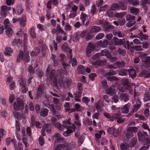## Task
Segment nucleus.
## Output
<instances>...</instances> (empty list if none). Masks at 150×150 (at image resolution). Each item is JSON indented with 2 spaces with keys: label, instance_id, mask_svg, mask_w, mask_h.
Masks as SVG:
<instances>
[{
  "label": "nucleus",
  "instance_id": "5fc2aeb1",
  "mask_svg": "<svg viewBox=\"0 0 150 150\" xmlns=\"http://www.w3.org/2000/svg\"><path fill=\"white\" fill-rule=\"evenodd\" d=\"M137 141V138L134 137L132 139L130 142V145L132 147H133L136 144Z\"/></svg>",
  "mask_w": 150,
  "mask_h": 150
},
{
  "label": "nucleus",
  "instance_id": "774afa93",
  "mask_svg": "<svg viewBox=\"0 0 150 150\" xmlns=\"http://www.w3.org/2000/svg\"><path fill=\"white\" fill-rule=\"evenodd\" d=\"M38 141L41 146H42L44 144L45 142L42 137H40L38 139Z\"/></svg>",
  "mask_w": 150,
  "mask_h": 150
},
{
  "label": "nucleus",
  "instance_id": "bf43d9fd",
  "mask_svg": "<svg viewBox=\"0 0 150 150\" xmlns=\"http://www.w3.org/2000/svg\"><path fill=\"white\" fill-rule=\"evenodd\" d=\"M106 60L105 59H103V60H100L98 61L97 63L100 66H103L106 64Z\"/></svg>",
  "mask_w": 150,
  "mask_h": 150
},
{
  "label": "nucleus",
  "instance_id": "5701e85b",
  "mask_svg": "<svg viewBox=\"0 0 150 150\" xmlns=\"http://www.w3.org/2000/svg\"><path fill=\"white\" fill-rule=\"evenodd\" d=\"M88 17V16L85 13L82 12L81 13L80 19L82 23L84 25L86 19Z\"/></svg>",
  "mask_w": 150,
  "mask_h": 150
},
{
  "label": "nucleus",
  "instance_id": "58836bf2",
  "mask_svg": "<svg viewBox=\"0 0 150 150\" xmlns=\"http://www.w3.org/2000/svg\"><path fill=\"white\" fill-rule=\"evenodd\" d=\"M89 34L86 32H83L81 34V36L82 37H83L85 35V38L86 39H89L91 38V37L89 35Z\"/></svg>",
  "mask_w": 150,
  "mask_h": 150
},
{
  "label": "nucleus",
  "instance_id": "6ab92c4d",
  "mask_svg": "<svg viewBox=\"0 0 150 150\" xmlns=\"http://www.w3.org/2000/svg\"><path fill=\"white\" fill-rule=\"evenodd\" d=\"M120 10H125L127 9V5L124 2H119L118 3Z\"/></svg>",
  "mask_w": 150,
  "mask_h": 150
},
{
  "label": "nucleus",
  "instance_id": "37998d69",
  "mask_svg": "<svg viewBox=\"0 0 150 150\" xmlns=\"http://www.w3.org/2000/svg\"><path fill=\"white\" fill-rule=\"evenodd\" d=\"M13 113L14 116L18 120H20L21 119V113L16 111H14Z\"/></svg>",
  "mask_w": 150,
  "mask_h": 150
},
{
  "label": "nucleus",
  "instance_id": "7ed1b4c3",
  "mask_svg": "<svg viewBox=\"0 0 150 150\" xmlns=\"http://www.w3.org/2000/svg\"><path fill=\"white\" fill-rule=\"evenodd\" d=\"M138 136L139 140L144 144L146 143L150 144V140L147 139V135L146 132H139L138 133Z\"/></svg>",
  "mask_w": 150,
  "mask_h": 150
},
{
  "label": "nucleus",
  "instance_id": "3c124183",
  "mask_svg": "<svg viewBox=\"0 0 150 150\" xmlns=\"http://www.w3.org/2000/svg\"><path fill=\"white\" fill-rule=\"evenodd\" d=\"M21 42L20 39H13L12 41V43L13 45H15V44L17 43V44H20Z\"/></svg>",
  "mask_w": 150,
  "mask_h": 150
},
{
  "label": "nucleus",
  "instance_id": "6e6d98bb",
  "mask_svg": "<svg viewBox=\"0 0 150 150\" xmlns=\"http://www.w3.org/2000/svg\"><path fill=\"white\" fill-rule=\"evenodd\" d=\"M118 52L120 55L122 56L125 55L126 52L125 51L124 49L119 48L118 50Z\"/></svg>",
  "mask_w": 150,
  "mask_h": 150
},
{
  "label": "nucleus",
  "instance_id": "a19ab883",
  "mask_svg": "<svg viewBox=\"0 0 150 150\" xmlns=\"http://www.w3.org/2000/svg\"><path fill=\"white\" fill-rule=\"evenodd\" d=\"M104 115L108 119L111 121L113 120V118L112 116L110 115L107 112H104L103 113Z\"/></svg>",
  "mask_w": 150,
  "mask_h": 150
},
{
  "label": "nucleus",
  "instance_id": "c03bdc74",
  "mask_svg": "<svg viewBox=\"0 0 150 150\" xmlns=\"http://www.w3.org/2000/svg\"><path fill=\"white\" fill-rule=\"evenodd\" d=\"M62 50L63 51L67 52H69V51L70 50H69L67 44L65 43L63 44L62 47ZM69 54V53H68Z\"/></svg>",
  "mask_w": 150,
  "mask_h": 150
},
{
  "label": "nucleus",
  "instance_id": "f257e3e1",
  "mask_svg": "<svg viewBox=\"0 0 150 150\" xmlns=\"http://www.w3.org/2000/svg\"><path fill=\"white\" fill-rule=\"evenodd\" d=\"M50 70V68L49 67H48L47 69H46V75L47 77V81L49 83H50L53 80V85L55 87H56L57 86V81H58V84L60 87L62 86V80L61 82L59 81V78L60 79L62 78V74L63 73V72H61L60 76L57 75V74L55 75V71L54 70H52L50 71V72L49 75V72ZM63 72L65 73H66V72L65 71H63Z\"/></svg>",
  "mask_w": 150,
  "mask_h": 150
},
{
  "label": "nucleus",
  "instance_id": "4d7b16f0",
  "mask_svg": "<svg viewBox=\"0 0 150 150\" xmlns=\"http://www.w3.org/2000/svg\"><path fill=\"white\" fill-rule=\"evenodd\" d=\"M78 71L79 73H82L85 71V68L82 65H81L78 67Z\"/></svg>",
  "mask_w": 150,
  "mask_h": 150
},
{
  "label": "nucleus",
  "instance_id": "72a5a7b5",
  "mask_svg": "<svg viewBox=\"0 0 150 150\" xmlns=\"http://www.w3.org/2000/svg\"><path fill=\"white\" fill-rule=\"evenodd\" d=\"M5 32L6 35L9 37L11 36L12 35L13 33V31L11 28H8L6 30Z\"/></svg>",
  "mask_w": 150,
  "mask_h": 150
},
{
  "label": "nucleus",
  "instance_id": "2f4dec72",
  "mask_svg": "<svg viewBox=\"0 0 150 150\" xmlns=\"http://www.w3.org/2000/svg\"><path fill=\"white\" fill-rule=\"evenodd\" d=\"M111 9L113 11L120 10V7L119 6L118 4L117 3H113L111 6Z\"/></svg>",
  "mask_w": 150,
  "mask_h": 150
},
{
  "label": "nucleus",
  "instance_id": "bb28decb",
  "mask_svg": "<svg viewBox=\"0 0 150 150\" xmlns=\"http://www.w3.org/2000/svg\"><path fill=\"white\" fill-rule=\"evenodd\" d=\"M116 40H115V43L117 45H125V41L124 39L118 40L117 38H116Z\"/></svg>",
  "mask_w": 150,
  "mask_h": 150
},
{
  "label": "nucleus",
  "instance_id": "ea45409f",
  "mask_svg": "<svg viewBox=\"0 0 150 150\" xmlns=\"http://www.w3.org/2000/svg\"><path fill=\"white\" fill-rule=\"evenodd\" d=\"M43 91V87L42 86H40L38 88L37 93L39 96L42 93Z\"/></svg>",
  "mask_w": 150,
  "mask_h": 150
},
{
  "label": "nucleus",
  "instance_id": "680f3d73",
  "mask_svg": "<svg viewBox=\"0 0 150 150\" xmlns=\"http://www.w3.org/2000/svg\"><path fill=\"white\" fill-rule=\"evenodd\" d=\"M111 9L107 11V13L109 17H111L113 16L114 12Z\"/></svg>",
  "mask_w": 150,
  "mask_h": 150
},
{
  "label": "nucleus",
  "instance_id": "b1692460",
  "mask_svg": "<svg viewBox=\"0 0 150 150\" xmlns=\"http://www.w3.org/2000/svg\"><path fill=\"white\" fill-rule=\"evenodd\" d=\"M100 23L101 24H103V26L106 31H107L110 28V25L108 22H103L102 21H100Z\"/></svg>",
  "mask_w": 150,
  "mask_h": 150
},
{
  "label": "nucleus",
  "instance_id": "4be33fe9",
  "mask_svg": "<svg viewBox=\"0 0 150 150\" xmlns=\"http://www.w3.org/2000/svg\"><path fill=\"white\" fill-rule=\"evenodd\" d=\"M81 91H79L74 94V99L76 101L80 102L81 101V100L79 98L81 97Z\"/></svg>",
  "mask_w": 150,
  "mask_h": 150
},
{
  "label": "nucleus",
  "instance_id": "f8f14e48",
  "mask_svg": "<svg viewBox=\"0 0 150 150\" xmlns=\"http://www.w3.org/2000/svg\"><path fill=\"white\" fill-rule=\"evenodd\" d=\"M71 124L70 119H68L67 121H64L63 122L62 127L65 128L66 129L71 128L72 129L74 130L75 125L73 124L71 126Z\"/></svg>",
  "mask_w": 150,
  "mask_h": 150
},
{
  "label": "nucleus",
  "instance_id": "20e7f679",
  "mask_svg": "<svg viewBox=\"0 0 150 150\" xmlns=\"http://www.w3.org/2000/svg\"><path fill=\"white\" fill-rule=\"evenodd\" d=\"M24 60L26 62H28L30 60L29 52H27L25 55H24L22 51H20L17 58L16 61L18 63H20L21 60Z\"/></svg>",
  "mask_w": 150,
  "mask_h": 150
},
{
  "label": "nucleus",
  "instance_id": "09e8293b",
  "mask_svg": "<svg viewBox=\"0 0 150 150\" xmlns=\"http://www.w3.org/2000/svg\"><path fill=\"white\" fill-rule=\"evenodd\" d=\"M10 23L9 21V20L8 18L6 19L4 21V25L5 28H7L10 25Z\"/></svg>",
  "mask_w": 150,
  "mask_h": 150
},
{
  "label": "nucleus",
  "instance_id": "052dcab7",
  "mask_svg": "<svg viewBox=\"0 0 150 150\" xmlns=\"http://www.w3.org/2000/svg\"><path fill=\"white\" fill-rule=\"evenodd\" d=\"M127 70H122L119 72L118 74L122 76H125L127 75Z\"/></svg>",
  "mask_w": 150,
  "mask_h": 150
},
{
  "label": "nucleus",
  "instance_id": "de8ad7c7",
  "mask_svg": "<svg viewBox=\"0 0 150 150\" xmlns=\"http://www.w3.org/2000/svg\"><path fill=\"white\" fill-rule=\"evenodd\" d=\"M66 131L63 132V135L65 137H67L69 136L70 133H71L72 130L70 129H67Z\"/></svg>",
  "mask_w": 150,
  "mask_h": 150
},
{
  "label": "nucleus",
  "instance_id": "7c9ffc66",
  "mask_svg": "<svg viewBox=\"0 0 150 150\" xmlns=\"http://www.w3.org/2000/svg\"><path fill=\"white\" fill-rule=\"evenodd\" d=\"M121 100L125 101H127L128 100V97L127 95L125 93H122L121 94L120 97Z\"/></svg>",
  "mask_w": 150,
  "mask_h": 150
},
{
  "label": "nucleus",
  "instance_id": "e433bc0d",
  "mask_svg": "<svg viewBox=\"0 0 150 150\" xmlns=\"http://www.w3.org/2000/svg\"><path fill=\"white\" fill-rule=\"evenodd\" d=\"M40 52V50L38 48H37L35 51H33L30 53L31 57H35Z\"/></svg>",
  "mask_w": 150,
  "mask_h": 150
},
{
  "label": "nucleus",
  "instance_id": "a211bd4d",
  "mask_svg": "<svg viewBox=\"0 0 150 150\" xmlns=\"http://www.w3.org/2000/svg\"><path fill=\"white\" fill-rule=\"evenodd\" d=\"M101 55L105 56L107 58H110L111 55L109 51L106 49L102 50L101 52Z\"/></svg>",
  "mask_w": 150,
  "mask_h": 150
},
{
  "label": "nucleus",
  "instance_id": "c756f323",
  "mask_svg": "<svg viewBox=\"0 0 150 150\" xmlns=\"http://www.w3.org/2000/svg\"><path fill=\"white\" fill-rule=\"evenodd\" d=\"M130 11L131 13L136 15L138 13L139 10L134 7H130Z\"/></svg>",
  "mask_w": 150,
  "mask_h": 150
},
{
  "label": "nucleus",
  "instance_id": "aec40b11",
  "mask_svg": "<svg viewBox=\"0 0 150 150\" xmlns=\"http://www.w3.org/2000/svg\"><path fill=\"white\" fill-rule=\"evenodd\" d=\"M130 104L128 103L125 104L122 110V112L124 113H127L129 112V108L130 107Z\"/></svg>",
  "mask_w": 150,
  "mask_h": 150
},
{
  "label": "nucleus",
  "instance_id": "69168bd1",
  "mask_svg": "<svg viewBox=\"0 0 150 150\" xmlns=\"http://www.w3.org/2000/svg\"><path fill=\"white\" fill-rule=\"evenodd\" d=\"M126 14V12H122L120 13H117L115 14V16L119 18H121L123 16Z\"/></svg>",
  "mask_w": 150,
  "mask_h": 150
},
{
  "label": "nucleus",
  "instance_id": "a878e982",
  "mask_svg": "<svg viewBox=\"0 0 150 150\" xmlns=\"http://www.w3.org/2000/svg\"><path fill=\"white\" fill-rule=\"evenodd\" d=\"M127 90H129V93L132 95L134 94V102H135V99H137V98H138L137 96V95L136 93V92L135 91V89H134V91L133 92V90L131 89H130V87L129 88V89H127Z\"/></svg>",
  "mask_w": 150,
  "mask_h": 150
},
{
  "label": "nucleus",
  "instance_id": "0eeeda50",
  "mask_svg": "<svg viewBox=\"0 0 150 150\" xmlns=\"http://www.w3.org/2000/svg\"><path fill=\"white\" fill-rule=\"evenodd\" d=\"M126 19L127 21H129L127 24V26L128 27H131L136 23L135 21V16L132 15H128L126 16Z\"/></svg>",
  "mask_w": 150,
  "mask_h": 150
},
{
  "label": "nucleus",
  "instance_id": "1a4fd4ad",
  "mask_svg": "<svg viewBox=\"0 0 150 150\" xmlns=\"http://www.w3.org/2000/svg\"><path fill=\"white\" fill-rule=\"evenodd\" d=\"M72 50H70L69 51V54H68V57L69 59V62L71 63L72 66L74 67L76 65L77 61L76 58L74 57L72 58V54H71Z\"/></svg>",
  "mask_w": 150,
  "mask_h": 150
},
{
  "label": "nucleus",
  "instance_id": "39448f33",
  "mask_svg": "<svg viewBox=\"0 0 150 150\" xmlns=\"http://www.w3.org/2000/svg\"><path fill=\"white\" fill-rule=\"evenodd\" d=\"M70 144L66 143L64 144L55 145L54 147V150H71Z\"/></svg>",
  "mask_w": 150,
  "mask_h": 150
},
{
  "label": "nucleus",
  "instance_id": "c9c22d12",
  "mask_svg": "<svg viewBox=\"0 0 150 150\" xmlns=\"http://www.w3.org/2000/svg\"><path fill=\"white\" fill-rule=\"evenodd\" d=\"M21 27H24L26 24V17L24 16L21 18Z\"/></svg>",
  "mask_w": 150,
  "mask_h": 150
},
{
  "label": "nucleus",
  "instance_id": "8fccbe9b",
  "mask_svg": "<svg viewBox=\"0 0 150 150\" xmlns=\"http://www.w3.org/2000/svg\"><path fill=\"white\" fill-rule=\"evenodd\" d=\"M54 125L55 127L58 128L60 130L62 131L64 130L63 128L62 125L59 122H57Z\"/></svg>",
  "mask_w": 150,
  "mask_h": 150
},
{
  "label": "nucleus",
  "instance_id": "0e129e2a",
  "mask_svg": "<svg viewBox=\"0 0 150 150\" xmlns=\"http://www.w3.org/2000/svg\"><path fill=\"white\" fill-rule=\"evenodd\" d=\"M120 147L122 149L126 150L128 147V145L126 143H123L121 144Z\"/></svg>",
  "mask_w": 150,
  "mask_h": 150
},
{
  "label": "nucleus",
  "instance_id": "13d9d810",
  "mask_svg": "<svg viewBox=\"0 0 150 150\" xmlns=\"http://www.w3.org/2000/svg\"><path fill=\"white\" fill-rule=\"evenodd\" d=\"M48 124H45L42 129V130L45 131L47 132H50L51 131L48 127Z\"/></svg>",
  "mask_w": 150,
  "mask_h": 150
},
{
  "label": "nucleus",
  "instance_id": "4c0bfd02",
  "mask_svg": "<svg viewBox=\"0 0 150 150\" xmlns=\"http://www.w3.org/2000/svg\"><path fill=\"white\" fill-rule=\"evenodd\" d=\"M48 110L46 108H44L42 109L40 113L41 115L43 116H46L48 112Z\"/></svg>",
  "mask_w": 150,
  "mask_h": 150
},
{
  "label": "nucleus",
  "instance_id": "338daca9",
  "mask_svg": "<svg viewBox=\"0 0 150 150\" xmlns=\"http://www.w3.org/2000/svg\"><path fill=\"white\" fill-rule=\"evenodd\" d=\"M69 103H66L64 105L65 108V110L67 112H69L70 110V108H69Z\"/></svg>",
  "mask_w": 150,
  "mask_h": 150
},
{
  "label": "nucleus",
  "instance_id": "9d476101",
  "mask_svg": "<svg viewBox=\"0 0 150 150\" xmlns=\"http://www.w3.org/2000/svg\"><path fill=\"white\" fill-rule=\"evenodd\" d=\"M125 65L124 61H122L117 62L113 65H110L108 66V68L116 69L120 67H123Z\"/></svg>",
  "mask_w": 150,
  "mask_h": 150
},
{
  "label": "nucleus",
  "instance_id": "49530a36",
  "mask_svg": "<svg viewBox=\"0 0 150 150\" xmlns=\"http://www.w3.org/2000/svg\"><path fill=\"white\" fill-rule=\"evenodd\" d=\"M101 55L100 53H97L95 54L93 57V60L95 61L98 62V60L100 58V57Z\"/></svg>",
  "mask_w": 150,
  "mask_h": 150
},
{
  "label": "nucleus",
  "instance_id": "a18cd8bd",
  "mask_svg": "<svg viewBox=\"0 0 150 150\" xmlns=\"http://www.w3.org/2000/svg\"><path fill=\"white\" fill-rule=\"evenodd\" d=\"M76 16V12L71 11H70V13L69 15V18H74Z\"/></svg>",
  "mask_w": 150,
  "mask_h": 150
},
{
  "label": "nucleus",
  "instance_id": "dca6fc26",
  "mask_svg": "<svg viewBox=\"0 0 150 150\" xmlns=\"http://www.w3.org/2000/svg\"><path fill=\"white\" fill-rule=\"evenodd\" d=\"M53 139L55 140V143H58L61 142H64V139L61 137L60 134L57 133L52 137Z\"/></svg>",
  "mask_w": 150,
  "mask_h": 150
},
{
  "label": "nucleus",
  "instance_id": "603ef678",
  "mask_svg": "<svg viewBox=\"0 0 150 150\" xmlns=\"http://www.w3.org/2000/svg\"><path fill=\"white\" fill-rule=\"evenodd\" d=\"M17 13L18 15H20L23 11V9L21 6H19L17 7Z\"/></svg>",
  "mask_w": 150,
  "mask_h": 150
},
{
  "label": "nucleus",
  "instance_id": "9b49d317",
  "mask_svg": "<svg viewBox=\"0 0 150 150\" xmlns=\"http://www.w3.org/2000/svg\"><path fill=\"white\" fill-rule=\"evenodd\" d=\"M95 48V45L93 44L90 43L88 44L86 50V56L87 57H91V51H94Z\"/></svg>",
  "mask_w": 150,
  "mask_h": 150
},
{
  "label": "nucleus",
  "instance_id": "ddd939ff",
  "mask_svg": "<svg viewBox=\"0 0 150 150\" xmlns=\"http://www.w3.org/2000/svg\"><path fill=\"white\" fill-rule=\"evenodd\" d=\"M132 103H136L134 105V108L132 111V113H134L137 112L139 108L141 105V102L138 98H137V99H135V102H134V100L132 101Z\"/></svg>",
  "mask_w": 150,
  "mask_h": 150
},
{
  "label": "nucleus",
  "instance_id": "f03ea898",
  "mask_svg": "<svg viewBox=\"0 0 150 150\" xmlns=\"http://www.w3.org/2000/svg\"><path fill=\"white\" fill-rule=\"evenodd\" d=\"M121 84H119L117 86L118 89L120 91L124 92L126 89H129L130 86L129 80L126 78L121 80Z\"/></svg>",
  "mask_w": 150,
  "mask_h": 150
},
{
  "label": "nucleus",
  "instance_id": "473e14b6",
  "mask_svg": "<svg viewBox=\"0 0 150 150\" xmlns=\"http://www.w3.org/2000/svg\"><path fill=\"white\" fill-rule=\"evenodd\" d=\"M115 90L114 86L110 87L106 90V93L108 94H113L115 93Z\"/></svg>",
  "mask_w": 150,
  "mask_h": 150
},
{
  "label": "nucleus",
  "instance_id": "423d86ee",
  "mask_svg": "<svg viewBox=\"0 0 150 150\" xmlns=\"http://www.w3.org/2000/svg\"><path fill=\"white\" fill-rule=\"evenodd\" d=\"M24 108L23 101L20 99H18L17 102H15L13 104V108L15 110H22Z\"/></svg>",
  "mask_w": 150,
  "mask_h": 150
},
{
  "label": "nucleus",
  "instance_id": "4468645a",
  "mask_svg": "<svg viewBox=\"0 0 150 150\" xmlns=\"http://www.w3.org/2000/svg\"><path fill=\"white\" fill-rule=\"evenodd\" d=\"M140 57L143 62L146 64H150V57L147 56L145 54H143L140 55Z\"/></svg>",
  "mask_w": 150,
  "mask_h": 150
},
{
  "label": "nucleus",
  "instance_id": "864d4df0",
  "mask_svg": "<svg viewBox=\"0 0 150 150\" xmlns=\"http://www.w3.org/2000/svg\"><path fill=\"white\" fill-rule=\"evenodd\" d=\"M142 126L144 129L148 130L149 134L150 135V130L149 129V128L148 127L147 124L146 123L144 122L142 124Z\"/></svg>",
  "mask_w": 150,
  "mask_h": 150
},
{
  "label": "nucleus",
  "instance_id": "393cba45",
  "mask_svg": "<svg viewBox=\"0 0 150 150\" xmlns=\"http://www.w3.org/2000/svg\"><path fill=\"white\" fill-rule=\"evenodd\" d=\"M129 74L130 76L133 79H134L136 76V71L133 69H131L129 71Z\"/></svg>",
  "mask_w": 150,
  "mask_h": 150
},
{
  "label": "nucleus",
  "instance_id": "cd10ccee",
  "mask_svg": "<svg viewBox=\"0 0 150 150\" xmlns=\"http://www.w3.org/2000/svg\"><path fill=\"white\" fill-rule=\"evenodd\" d=\"M59 102V100L58 99L55 98H53V103L56 104H57L56 106V108L59 111L60 110H61V108L60 105H57Z\"/></svg>",
  "mask_w": 150,
  "mask_h": 150
},
{
  "label": "nucleus",
  "instance_id": "f704fd0d",
  "mask_svg": "<svg viewBox=\"0 0 150 150\" xmlns=\"http://www.w3.org/2000/svg\"><path fill=\"white\" fill-rule=\"evenodd\" d=\"M13 52V50L11 48L7 47L5 49L4 54L6 55H9Z\"/></svg>",
  "mask_w": 150,
  "mask_h": 150
},
{
  "label": "nucleus",
  "instance_id": "6e6552de",
  "mask_svg": "<svg viewBox=\"0 0 150 150\" xmlns=\"http://www.w3.org/2000/svg\"><path fill=\"white\" fill-rule=\"evenodd\" d=\"M127 131L126 136L127 138H130L133 136V132L137 131V128L135 127H129L127 128Z\"/></svg>",
  "mask_w": 150,
  "mask_h": 150
},
{
  "label": "nucleus",
  "instance_id": "412c9836",
  "mask_svg": "<svg viewBox=\"0 0 150 150\" xmlns=\"http://www.w3.org/2000/svg\"><path fill=\"white\" fill-rule=\"evenodd\" d=\"M98 46L103 47H105L108 44V41L107 40H105L103 41L100 40L97 43Z\"/></svg>",
  "mask_w": 150,
  "mask_h": 150
},
{
  "label": "nucleus",
  "instance_id": "2eb2a0df",
  "mask_svg": "<svg viewBox=\"0 0 150 150\" xmlns=\"http://www.w3.org/2000/svg\"><path fill=\"white\" fill-rule=\"evenodd\" d=\"M35 120L34 117L32 116L31 118L30 126L33 127L35 124V126L37 128H41L42 126L41 123L37 121H36L35 123Z\"/></svg>",
  "mask_w": 150,
  "mask_h": 150
},
{
  "label": "nucleus",
  "instance_id": "79ce46f5",
  "mask_svg": "<svg viewBox=\"0 0 150 150\" xmlns=\"http://www.w3.org/2000/svg\"><path fill=\"white\" fill-rule=\"evenodd\" d=\"M36 73L37 75L39 78H41L42 76L43 72L40 69H37L36 71Z\"/></svg>",
  "mask_w": 150,
  "mask_h": 150
},
{
  "label": "nucleus",
  "instance_id": "e2e57ef3",
  "mask_svg": "<svg viewBox=\"0 0 150 150\" xmlns=\"http://www.w3.org/2000/svg\"><path fill=\"white\" fill-rule=\"evenodd\" d=\"M140 36L142 40H146L148 39L149 38V36L147 35L144 34L142 33H140Z\"/></svg>",
  "mask_w": 150,
  "mask_h": 150
},
{
  "label": "nucleus",
  "instance_id": "c85d7f7f",
  "mask_svg": "<svg viewBox=\"0 0 150 150\" xmlns=\"http://www.w3.org/2000/svg\"><path fill=\"white\" fill-rule=\"evenodd\" d=\"M100 27L97 26H93L91 29V32L92 33H95L99 32L100 30Z\"/></svg>",
  "mask_w": 150,
  "mask_h": 150
},
{
  "label": "nucleus",
  "instance_id": "f3484780",
  "mask_svg": "<svg viewBox=\"0 0 150 150\" xmlns=\"http://www.w3.org/2000/svg\"><path fill=\"white\" fill-rule=\"evenodd\" d=\"M22 79L23 81L20 83V85L21 87L22 93H25L28 90V88L26 85V82L24 81V79Z\"/></svg>",
  "mask_w": 150,
  "mask_h": 150
}]
</instances>
